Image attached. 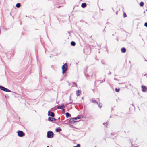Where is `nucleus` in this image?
I'll return each instance as SVG.
<instances>
[{
  "label": "nucleus",
  "mask_w": 147,
  "mask_h": 147,
  "mask_svg": "<svg viewBox=\"0 0 147 147\" xmlns=\"http://www.w3.org/2000/svg\"><path fill=\"white\" fill-rule=\"evenodd\" d=\"M67 65L66 63L63 65L62 67V73L63 74H64L65 73L67 70Z\"/></svg>",
  "instance_id": "1"
},
{
  "label": "nucleus",
  "mask_w": 147,
  "mask_h": 147,
  "mask_svg": "<svg viewBox=\"0 0 147 147\" xmlns=\"http://www.w3.org/2000/svg\"><path fill=\"white\" fill-rule=\"evenodd\" d=\"M53 133L51 131H49L47 133V137L48 138H51L53 137Z\"/></svg>",
  "instance_id": "2"
},
{
  "label": "nucleus",
  "mask_w": 147,
  "mask_h": 147,
  "mask_svg": "<svg viewBox=\"0 0 147 147\" xmlns=\"http://www.w3.org/2000/svg\"><path fill=\"white\" fill-rule=\"evenodd\" d=\"M0 89L3 91L7 92H11V91L9 89L2 86H0Z\"/></svg>",
  "instance_id": "3"
},
{
  "label": "nucleus",
  "mask_w": 147,
  "mask_h": 147,
  "mask_svg": "<svg viewBox=\"0 0 147 147\" xmlns=\"http://www.w3.org/2000/svg\"><path fill=\"white\" fill-rule=\"evenodd\" d=\"M17 132L18 136L20 137H22L25 135L24 133L22 131H18Z\"/></svg>",
  "instance_id": "4"
},
{
  "label": "nucleus",
  "mask_w": 147,
  "mask_h": 147,
  "mask_svg": "<svg viewBox=\"0 0 147 147\" xmlns=\"http://www.w3.org/2000/svg\"><path fill=\"white\" fill-rule=\"evenodd\" d=\"M48 115L52 117H54L55 116V114L53 112L49 111L48 113Z\"/></svg>",
  "instance_id": "5"
},
{
  "label": "nucleus",
  "mask_w": 147,
  "mask_h": 147,
  "mask_svg": "<svg viewBox=\"0 0 147 147\" xmlns=\"http://www.w3.org/2000/svg\"><path fill=\"white\" fill-rule=\"evenodd\" d=\"M48 121H49L53 122L56 120V119L54 118L49 117L48 119Z\"/></svg>",
  "instance_id": "6"
},
{
  "label": "nucleus",
  "mask_w": 147,
  "mask_h": 147,
  "mask_svg": "<svg viewBox=\"0 0 147 147\" xmlns=\"http://www.w3.org/2000/svg\"><path fill=\"white\" fill-rule=\"evenodd\" d=\"M142 91L144 92H146L147 91V88L146 86H142Z\"/></svg>",
  "instance_id": "7"
},
{
  "label": "nucleus",
  "mask_w": 147,
  "mask_h": 147,
  "mask_svg": "<svg viewBox=\"0 0 147 147\" xmlns=\"http://www.w3.org/2000/svg\"><path fill=\"white\" fill-rule=\"evenodd\" d=\"M65 107L64 105H62L61 106H57V108L58 109H62Z\"/></svg>",
  "instance_id": "8"
},
{
  "label": "nucleus",
  "mask_w": 147,
  "mask_h": 147,
  "mask_svg": "<svg viewBox=\"0 0 147 147\" xmlns=\"http://www.w3.org/2000/svg\"><path fill=\"white\" fill-rule=\"evenodd\" d=\"M97 99L98 100L97 101V104L98 105V107L100 108H101L102 106V103H100V100L99 98H97Z\"/></svg>",
  "instance_id": "9"
},
{
  "label": "nucleus",
  "mask_w": 147,
  "mask_h": 147,
  "mask_svg": "<svg viewBox=\"0 0 147 147\" xmlns=\"http://www.w3.org/2000/svg\"><path fill=\"white\" fill-rule=\"evenodd\" d=\"M77 121H74L73 118L70 119L69 121V123H74Z\"/></svg>",
  "instance_id": "10"
},
{
  "label": "nucleus",
  "mask_w": 147,
  "mask_h": 147,
  "mask_svg": "<svg viewBox=\"0 0 147 147\" xmlns=\"http://www.w3.org/2000/svg\"><path fill=\"white\" fill-rule=\"evenodd\" d=\"M121 52L122 53H125L126 51V49L125 47H123L121 49Z\"/></svg>",
  "instance_id": "11"
},
{
  "label": "nucleus",
  "mask_w": 147,
  "mask_h": 147,
  "mask_svg": "<svg viewBox=\"0 0 147 147\" xmlns=\"http://www.w3.org/2000/svg\"><path fill=\"white\" fill-rule=\"evenodd\" d=\"M81 94V90H79L76 91V94L78 96H79Z\"/></svg>",
  "instance_id": "12"
},
{
  "label": "nucleus",
  "mask_w": 147,
  "mask_h": 147,
  "mask_svg": "<svg viewBox=\"0 0 147 147\" xmlns=\"http://www.w3.org/2000/svg\"><path fill=\"white\" fill-rule=\"evenodd\" d=\"M87 4L86 3H83L81 5V7L83 8H84L86 7Z\"/></svg>",
  "instance_id": "13"
},
{
  "label": "nucleus",
  "mask_w": 147,
  "mask_h": 147,
  "mask_svg": "<svg viewBox=\"0 0 147 147\" xmlns=\"http://www.w3.org/2000/svg\"><path fill=\"white\" fill-rule=\"evenodd\" d=\"M66 116L67 118L70 117L71 116V114L68 112L66 113Z\"/></svg>",
  "instance_id": "14"
},
{
  "label": "nucleus",
  "mask_w": 147,
  "mask_h": 147,
  "mask_svg": "<svg viewBox=\"0 0 147 147\" xmlns=\"http://www.w3.org/2000/svg\"><path fill=\"white\" fill-rule=\"evenodd\" d=\"M61 131V129L60 127H58L56 129V131L57 132H59Z\"/></svg>",
  "instance_id": "15"
},
{
  "label": "nucleus",
  "mask_w": 147,
  "mask_h": 147,
  "mask_svg": "<svg viewBox=\"0 0 147 147\" xmlns=\"http://www.w3.org/2000/svg\"><path fill=\"white\" fill-rule=\"evenodd\" d=\"M81 118V117L80 115H78L76 117L73 118H74V120H77L78 119H80Z\"/></svg>",
  "instance_id": "16"
},
{
  "label": "nucleus",
  "mask_w": 147,
  "mask_h": 147,
  "mask_svg": "<svg viewBox=\"0 0 147 147\" xmlns=\"http://www.w3.org/2000/svg\"><path fill=\"white\" fill-rule=\"evenodd\" d=\"M92 102L94 103H97V101L95 100L94 98H92Z\"/></svg>",
  "instance_id": "17"
},
{
  "label": "nucleus",
  "mask_w": 147,
  "mask_h": 147,
  "mask_svg": "<svg viewBox=\"0 0 147 147\" xmlns=\"http://www.w3.org/2000/svg\"><path fill=\"white\" fill-rule=\"evenodd\" d=\"M71 46H74L76 45V43L74 41H72L71 42Z\"/></svg>",
  "instance_id": "18"
},
{
  "label": "nucleus",
  "mask_w": 147,
  "mask_h": 147,
  "mask_svg": "<svg viewBox=\"0 0 147 147\" xmlns=\"http://www.w3.org/2000/svg\"><path fill=\"white\" fill-rule=\"evenodd\" d=\"M21 6V4L20 3H18L16 4V7L17 8H19Z\"/></svg>",
  "instance_id": "19"
},
{
  "label": "nucleus",
  "mask_w": 147,
  "mask_h": 147,
  "mask_svg": "<svg viewBox=\"0 0 147 147\" xmlns=\"http://www.w3.org/2000/svg\"><path fill=\"white\" fill-rule=\"evenodd\" d=\"M140 5L141 7H143L144 5V3L143 2H141L140 3Z\"/></svg>",
  "instance_id": "20"
},
{
  "label": "nucleus",
  "mask_w": 147,
  "mask_h": 147,
  "mask_svg": "<svg viewBox=\"0 0 147 147\" xmlns=\"http://www.w3.org/2000/svg\"><path fill=\"white\" fill-rule=\"evenodd\" d=\"M115 90L116 92H119V91L120 90L119 89H117V88H116L115 89Z\"/></svg>",
  "instance_id": "21"
},
{
  "label": "nucleus",
  "mask_w": 147,
  "mask_h": 147,
  "mask_svg": "<svg viewBox=\"0 0 147 147\" xmlns=\"http://www.w3.org/2000/svg\"><path fill=\"white\" fill-rule=\"evenodd\" d=\"M73 147H80V144H78L76 146H74Z\"/></svg>",
  "instance_id": "22"
},
{
  "label": "nucleus",
  "mask_w": 147,
  "mask_h": 147,
  "mask_svg": "<svg viewBox=\"0 0 147 147\" xmlns=\"http://www.w3.org/2000/svg\"><path fill=\"white\" fill-rule=\"evenodd\" d=\"M123 16L124 18H125L127 17V15L125 12L123 13Z\"/></svg>",
  "instance_id": "23"
},
{
  "label": "nucleus",
  "mask_w": 147,
  "mask_h": 147,
  "mask_svg": "<svg viewBox=\"0 0 147 147\" xmlns=\"http://www.w3.org/2000/svg\"><path fill=\"white\" fill-rule=\"evenodd\" d=\"M131 145L132 146V147H138V146H133V142L131 141Z\"/></svg>",
  "instance_id": "24"
},
{
  "label": "nucleus",
  "mask_w": 147,
  "mask_h": 147,
  "mask_svg": "<svg viewBox=\"0 0 147 147\" xmlns=\"http://www.w3.org/2000/svg\"><path fill=\"white\" fill-rule=\"evenodd\" d=\"M144 26L147 27V22H145V23H144Z\"/></svg>",
  "instance_id": "25"
},
{
  "label": "nucleus",
  "mask_w": 147,
  "mask_h": 147,
  "mask_svg": "<svg viewBox=\"0 0 147 147\" xmlns=\"http://www.w3.org/2000/svg\"><path fill=\"white\" fill-rule=\"evenodd\" d=\"M62 112H63V113H64L65 112V109H62Z\"/></svg>",
  "instance_id": "26"
},
{
  "label": "nucleus",
  "mask_w": 147,
  "mask_h": 147,
  "mask_svg": "<svg viewBox=\"0 0 147 147\" xmlns=\"http://www.w3.org/2000/svg\"><path fill=\"white\" fill-rule=\"evenodd\" d=\"M85 76L86 77H87L88 76H89V75H86V74H85Z\"/></svg>",
  "instance_id": "27"
},
{
  "label": "nucleus",
  "mask_w": 147,
  "mask_h": 147,
  "mask_svg": "<svg viewBox=\"0 0 147 147\" xmlns=\"http://www.w3.org/2000/svg\"><path fill=\"white\" fill-rule=\"evenodd\" d=\"M111 74V73L110 72L108 74V75H110V74Z\"/></svg>",
  "instance_id": "28"
},
{
  "label": "nucleus",
  "mask_w": 147,
  "mask_h": 147,
  "mask_svg": "<svg viewBox=\"0 0 147 147\" xmlns=\"http://www.w3.org/2000/svg\"><path fill=\"white\" fill-rule=\"evenodd\" d=\"M74 84H75V86L77 87V85L76 83H74Z\"/></svg>",
  "instance_id": "29"
},
{
  "label": "nucleus",
  "mask_w": 147,
  "mask_h": 147,
  "mask_svg": "<svg viewBox=\"0 0 147 147\" xmlns=\"http://www.w3.org/2000/svg\"><path fill=\"white\" fill-rule=\"evenodd\" d=\"M82 99H84V98L83 97H82Z\"/></svg>",
  "instance_id": "30"
},
{
  "label": "nucleus",
  "mask_w": 147,
  "mask_h": 147,
  "mask_svg": "<svg viewBox=\"0 0 147 147\" xmlns=\"http://www.w3.org/2000/svg\"><path fill=\"white\" fill-rule=\"evenodd\" d=\"M129 86H131V84H129Z\"/></svg>",
  "instance_id": "31"
},
{
  "label": "nucleus",
  "mask_w": 147,
  "mask_h": 147,
  "mask_svg": "<svg viewBox=\"0 0 147 147\" xmlns=\"http://www.w3.org/2000/svg\"><path fill=\"white\" fill-rule=\"evenodd\" d=\"M145 61H147V60H146V59H145Z\"/></svg>",
  "instance_id": "32"
},
{
  "label": "nucleus",
  "mask_w": 147,
  "mask_h": 147,
  "mask_svg": "<svg viewBox=\"0 0 147 147\" xmlns=\"http://www.w3.org/2000/svg\"><path fill=\"white\" fill-rule=\"evenodd\" d=\"M105 123H103V125H105Z\"/></svg>",
  "instance_id": "33"
},
{
  "label": "nucleus",
  "mask_w": 147,
  "mask_h": 147,
  "mask_svg": "<svg viewBox=\"0 0 147 147\" xmlns=\"http://www.w3.org/2000/svg\"><path fill=\"white\" fill-rule=\"evenodd\" d=\"M105 124H107V123H105Z\"/></svg>",
  "instance_id": "34"
},
{
  "label": "nucleus",
  "mask_w": 147,
  "mask_h": 147,
  "mask_svg": "<svg viewBox=\"0 0 147 147\" xmlns=\"http://www.w3.org/2000/svg\"><path fill=\"white\" fill-rule=\"evenodd\" d=\"M5 97L6 98H7V96H5Z\"/></svg>",
  "instance_id": "35"
},
{
  "label": "nucleus",
  "mask_w": 147,
  "mask_h": 147,
  "mask_svg": "<svg viewBox=\"0 0 147 147\" xmlns=\"http://www.w3.org/2000/svg\"><path fill=\"white\" fill-rule=\"evenodd\" d=\"M145 13V11H144V13Z\"/></svg>",
  "instance_id": "36"
},
{
  "label": "nucleus",
  "mask_w": 147,
  "mask_h": 147,
  "mask_svg": "<svg viewBox=\"0 0 147 147\" xmlns=\"http://www.w3.org/2000/svg\"><path fill=\"white\" fill-rule=\"evenodd\" d=\"M60 118V117H59V118H58V119H59Z\"/></svg>",
  "instance_id": "37"
},
{
  "label": "nucleus",
  "mask_w": 147,
  "mask_h": 147,
  "mask_svg": "<svg viewBox=\"0 0 147 147\" xmlns=\"http://www.w3.org/2000/svg\"><path fill=\"white\" fill-rule=\"evenodd\" d=\"M60 7V6H59V7H58V8H59Z\"/></svg>",
  "instance_id": "38"
},
{
  "label": "nucleus",
  "mask_w": 147,
  "mask_h": 147,
  "mask_svg": "<svg viewBox=\"0 0 147 147\" xmlns=\"http://www.w3.org/2000/svg\"><path fill=\"white\" fill-rule=\"evenodd\" d=\"M116 14H117V12H116Z\"/></svg>",
  "instance_id": "39"
},
{
  "label": "nucleus",
  "mask_w": 147,
  "mask_h": 147,
  "mask_svg": "<svg viewBox=\"0 0 147 147\" xmlns=\"http://www.w3.org/2000/svg\"><path fill=\"white\" fill-rule=\"evenodd\" d=\"M68 33L70 34V33L69 32H68Z\"/></svg>",
  "instance_id": "40"
},
{
  "label": "nucleus",
  "mask_w": 147,
  "mask_h": 147,
  "mask_svg": "<svg viewBox=\"0 0 147 147\" xmlns=\"http://www.w3.org/2000/svg\"><path fill=\"white\" fill-rule=\"evenodd\" d=\"M105 30V28L104 29V30L103 31H104Z\"/></svg>",
  "instance_id": "41"
},
{
  "label": "nucleus",
  "mask_w": 147,
  "mask_h": 147,
  "mask_svg": "<svg viewBox=\"0 0 147 147\" xmlns=\"http://www.w3.org/2000/svg\"><path fill=\"white\" fill-rule=\"evenodd\" d=\"M51 56L50 57L51 58Z\"/></svg>",
  "instance_id": "42"
},
{
  "label": "nucleus",
  "mask_w": 147,
  "mask_h": 147,
  "mask_svg": "<svg viewBox=\"0 0 147 147\" xmlns=\"http://www.w3.org/2000/svg\"><path fill=\"white\" fill-rule=\"evenodd\" d=\"M26 16V17H27V16H26H26Z\"/></svg>",
  "instance_id": "43"
},
{
  "label": "nucleus",
  "mask_w": 147,
  "mask_h": 147,
  "mask_svg": "<svg viewBox=\"0 0 147 147\" xmlns=\"http://www.w3.org/2000/svg\"><path fill=\"white\" fill-rule=\"evenodd\" d=\"M49 147V146H47V147Z\"/></svg>",
  "instance_id": "44"
}]
</instances>
